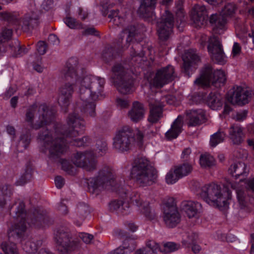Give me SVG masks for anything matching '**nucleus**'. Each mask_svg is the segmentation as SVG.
Returning a JSON list of instances; mask_svg holds the SVG:
<instances>
[{"label":"nucleus","instance_id":"nucleus-41","mask_svg":"<svg viewBox=\"0 0 254 254\" xmlns=\"http://www.w3.org/2000/svg\"><path fill=\"white\" fill-rule=\"evenodd\" d=\"M176 21L177 23L180 22V24H183L185 21V13L183 8V1L179 0L176 4Z\"/></svg>","mask_w":254,"mask_h":254},{"label":"nucleus","instance_id":"nucleus-11","mask_svg":"<svg viewBox=\"0 0 254 254\" xmlns=\"http://www.w3.org/2000/svg\"><path fill=\"white\" fill-rule=\"evenodd\" d=\"M134 134L128 127H124L119 130L114 138V147L121 152L128 150L134 141Z\"/></svg>","mask_w":254,"mask_h":254},{"label":"nucleus","instance_id":"nucleus-42","mask_svg":"<svg viewBox=\"0 0 254 254\" xmlns=\"http://www.w3.org/2000/svg\"><path fill=\"white\" fill-rule=\"evenodd\" d=\"M108 17L112 20L114 24L118 26L122 25L125 22V18L119 14V11L117 10L111 11Z\"/></svg>","mask_w":254,"mask_h":254},{"label":"nucleus","instance_id":"nucleus-8","mask_svg":"<svg viewBox=\"0 0 254 254\" xmlns=\"http://www.w3.org/2000/svg\"><path fill=\"white\" fill-rule=\"evenodd\" d=\"M112 73V81L121 93L127 94L132 92L133 81L127 74L126 70L121 64L114 65Z\"/></svg>","mask_w":254,"mask_h":254},{"label":"nucleus","instance_id":"nucleus-55","mask_svg":"<svg viewBox=\"0 0 254 254\" xmlns=\"http://www.w3.org/2000/svg\"><path fill=\"white\" fill-rule=\"evenodd\" d=\"M191 150L190 148H185L182 152L181 158L184 161H188L190 158Z\"/></svg>","mask_w":254,"mask_h":254},{"label":"nucleus","instance_id":"nucleus-26","mask_svg":"<svg viewBox=\"0 0 254 254\" xmlns=\"http://www.w3.org/2000/svg\"><path fill=\"white\" fill-rule=\"evenodd\" d=\"M135 36V27L133 26H129L123 30L119 43V47L122 46L124 49L127 48L132 42L134 37Z\"/></svg>","mask_w":254,"mask_h":254},{"label":"nucleus","instance_id":"nucleus-24","mask_svg":"<svg viewBox=\"0 0 254 254\" xmlns=\"http://www.w3.org/2000/svg\"><path fill=\"white\" fill-rule=\"evenodd\" d=\"M145 112L143 105L138 101H135L128 112V116L131 121L137 123L144 118Z\"/></svg>","mask_w":254,"mask_h":254},{"label":"nucleus","instance_id":"nucleus-32","mask_svg":"<svg viewBox=\"0 0 254 254\" xmlns=\"http://www.w3.org/2000/svg\"><path fill=\"white\" fill-rule=\"evenodd\" d=\"M252 97V93L250 89L247 87L239 86V106L248 104Z\"/></svg>","mask_w":254,"mask_h":254},{"label":"nucleus","instance_id":"nucleus-12","mask_svg":"<svg viewBox=\"0 0 254 254\" xmlns=\"http://www.w3.org/2000/svg\"><path fill=\"white\" fill-rule=\"evenodd\" d=\"M24 204L21 202L16 212L15 223L9 228L8 230V237H22L26 229L25 219L26 214L24 211Z\"/></svg>","mask_w":254,"mask_h":254},{"label":"nucleus","instance_id":"nucleus-9","mask_svg":"<svg viewBox=\"0 0 254 254\" xmlns=\"http://www.w3.org/2000/svg\"><path fill=\"white\" fill-rule=\"evenodd\" d=\"M163 220L167 226L175 227L181 221L175 200L173 197H168L164 200L162 205Z\"/></svg>","mask_w":254,"mask_h":254},{"label":"nucleus","instance_id":"nucleus-58","mask_svg":"<svg viewBox=\"0 0 254 254\" xmlns=\"http://www.w3.org/2000/svg\"><path fill=\"white\" fill-rule=\"evenodd\" d=\"M58 233L59 234L58 236L60 237V238H68L69 237L68 231L67 229H64V230L60 229L58 231Z\"/></svg>","mask_w":254,"mask_h":254},{"label":"nucleus","instance_id":"nucleus-2","mask_svg":"<svg viewBox=\"0 0 254 254\" xmlns=\"http://www.w3.org/2000/svg\"><path fill=\"white\" fill-rule=\"evenodd\" d=\"M125 200H115L109 204L110 209L112 211H116L119 214L127 215L130 212L128 204V197L130 201L135 203L138 207L140 212L145 217L152 219L155 217L154 211L152 210L148 202L143 201L140 194L136 192H126L125 193Z\"/></svg>","mask_w":254,"mask_h":254},{"label":"nucleus","instance_id":"nucleus-34","mask_svg":"<svg viewBox=\"0 0 254 254\" xmlns=\"http://www.w3.org/2000/svg\"><path fill=\"white\" fill-rule=\"evenodd\" d=\"M11 194L10 186L4 185L0 187V207H2L4 206Z\"/></svg>","mask_w":254,"mask_h":254},{"label":"nucleus","instance_id":"nucleus-19","mask_svg":"<svg viewBox=\"0 0 254 254\" xmlns=\"http://www.w3.org/2000/svg\"><path fill=\"white\" fill-rule=\"evenodd\" d=\"M181 209L189 218H198L202 211V206L198 202L186 201L182 202Z\"/></svg>","mask_w":254,"mask_h":254},{"label":"nucleus","instance_id":"nucleus-39","mask_svg":"<svg viewBox=\"0 0 254 254\" xmlns=\"http://www.w3.org/2000/svg\"><path fill=\"white\" fill-rule=\"evenodd\" d=\"M199 163L202 167H209L215 165V159L211 155L204 154L200 156Z\"/></svg>","mask_w":254,"mask_h":254},{"label":"nucleus","instance_id":"nucleus-54","mask_svg":"<svg viewBox=\"0 0 254 254\" xmlns=\"http://www.w3.org/2000/svg\"><path fill=\"white\" fill-rule=\"evenodd\" d=\"M113 52V49L112 48L105 49L103 51V54H102L103 58L105 60H107V61L108 58L109 59L112 58L114 56Z\"/></svg>","mask_w":254,"mask_h":254},{"label":"nucleus","instance_id":"nucleus-57","mask_svg":"<svg viewBox=\"0 0 254 254\" xmlns=\"http://www.w3.org/2000/svg\"><path fill=\"white\" fill-rule=\"evenodd\" d=\"M17 49L18 50L17 53L14 55L15 57H20L24 55L28 52V50L25 47H20L17 46Z\"/></svg>","mask_w":254,"mask_h":254},{"label":"nucleus","instance_id":"nucleus-47","mask_svg":"<svg viewBox=\"0 0 254 254\" xmlns=\"http://www.w3.org/2000/svg\"><path fill=\"white\" fill-rule=\"evenodd\" d=\"M64 23L71 29H81L82 24L75 19L71 17H66L64 19Z\"/></svg>","mask_w":254,"mask_h":254},{"label":"nucleus","instance_id":"nucleus-20","mask_svg":"<svg viewBox=\"0 0 254 254\" xmlns=\"http://www.w3.org/2000/svg\"><path fill=\"white\" fill-rule=\"evenodd\" d=\"M183 61L184 72L189 77L194 69L196 68L195 65L199 61V58L196 53L190 50L185 53L183 57Z\"/></svg>","mask_w":254,"mask_h":254},{"label":"nucleus","instance_id":"nucleus-31","mask_svg":"<svg viewBox=\"0 0 254 254\" xmlns=\"http://www.w3.org/2000/svg\"><path fill=\"white\" fill-rule=\"evenodd\" d=\"M174 169L181 179L190 174L193 170V167L190 163H184L174 166Z\"/></svg>","mask_w":254,"mask_h":254},{"label":"nucleus","instance_id":"nucleus-64","mask_svg":"<svg viewBox=\"0 0 254 254\" xmlns=\"http://www.w3.org/2000/svg\"><path fill=\"white\" fill-rule=\"evenodd\" d=\"M247 185L248 189L254 192V178L248 180Z\"/></svg>","mask_w":254,"mask_h":254},{"label":"nucleus","instance_id":"nucleus-43","mask_svg":"<svg viewBox=\"0 0 254 254\" xmlns=\"http://www.w3.org/2000/svg\"><path fill=\"white\" fill-rule=\"evenodd\" d=\"M181 178L175 171L174 167L170 169L166 175L165 180L168 184L176 183Z\"/></svg>","mask_w":254,"mask_h":254},{"label":"nucleus","instance_id":"nucleus-6","mask_svg":"<svg viewBox=\"0 0 254 254\" xmlns=\"http://www.w3.org/2000/svg\"><path fill=\"white\" fill-rule=\"evenodd\" d=\"M114 172L109 167L105 166L100 169L98 175L87 180L89 191L96 194L101 191L110 189L113 187Z\"/></svg>","mask_w":254,"mask_h":254},{"label":"nucleus","instance_id":"nucleus-25","mask_svg":"<svg viewBox=\"0 0 254 254\" xmlns=\"http://www.w3.org/2000/svg\"><path fill=\"white\" fill-rule=\"evenodd\" d=\"M238 163L236 160L231 164L228 170L229 178L227 184L228 187L235 190L237 196L238 197V184L237 181L238 178Z\"/></svg>","mask_w":254,"mask_h":254},{"label":"nucleus","instance_id":"nucleus-52","mask_svg":"<svg viewBox=\"0 0 254 254\" xmlns=\"http://www.w3.org/2000/svg\"><path fill=\"white\" fill-rule=\"evenodd\" d=\"M116 103L117 106L122 109L128 107L129 104L127 100L122 98H118L116 100Z\"/></svg>","mask_w":254,"mask_h":254},{"label":"nucleus","instance_id":"nucleus-3","mask_svg":"<svg viewBox=\"0 0 254 254\" xmlns=\"http://www.w3.org/2000/svg\"><path fill=\"white\" fill-rule=\"evenodd\" d=\"M200 196L210 205L222 209L228 207L231 192L224 186L222 189L221 186L211 183L202 187Z\"/></svg>","mask_w":254,"mask_h":254},{"label":"nucleus","instance_id":"nucleus-27","mask_svg":"<svg viewBox=\"0 0 254 254\" xmlns=\"http://www.w3.org/2000/svg\"><path fill=\"white\" fill-rule=\"evenodd\" d=\"M182 118L178 117L172 124L171 128L166 132L165 137L167 139L171 140L176 138L182 132Z\"/></svg>","mask_w":254,"mask_h":254},{"label":"nucleus","instance_id":"nucleus-38","mask_svg":"<svg viewBox=\"0 0 254 254\" xmlns=\"http://www.w3.org/2000/svg\"><path fill=\"white\" fill-rule=\"evenodd\" d=\"M12 31L10 29L5 28L0 33V51L4 52V50H2V47L6 42H8L12 37Z\"/></svg>","mask_w":254,"mask_h":254},{"label":"nucleus","instance_id":"nucleus-22","mask_svg":"<svg viewBox=\"0 0 254 254\" xmlns=\"http://www.w3.org/2000/svg\"><path fill=\"white\" fill-rule=\"evenodd\" d=\"M190 16L195 27L201 26L207 17L205 6L200 4L195 5L191 10Z\"/></svg>","mask_w":254,"mask_h":254},{"label":"nucleus","instance_id":"nucleus-30","mask_svg":"<svg viewBox=\"0 0 254 254\" xmlns=\"http://www.w3.org/2000/svg\"><path fill=\"white\" fill-rule=\"evenodd\" d=\"M133 240L134 239H125L123 246L119 247L114 251L117 254H124L132 252L136 247Z\"/></svg>","mask_w":254,"mask_h":254},{"label":"nucleus","instance_id":"nucleus-37","mask_svg":"<svg viewBox=\"0 0 254 254\" xmlns=\"http://www.w3.org/2000/svg\"><path fill=\"white\" fill-rule=\"evenodd\" d=\"M1 247L5 254H18L15 244L11 243L9 240L3 242Z\"/></svg>","mask_w":254,"mask_h":254},{"label":"nucleus","instance_id":"nucleus-14","mask_svg":"<svg viewBox=\"0 0 254 254\" xmlns=\"http://www.w3.org/2000/svg\"><path fill=\"white\" fill-rule=\"evenodd\" d=\"M96 156L92 151L77 152L73 157L72 161L77 167L82 168L87 171H92L96 168Z\"/></svg>","mask_w":254,"mask_h":254},{"label":"nucleus","instance_id":"nucleus-23","mask_svg":"<svg viewBox=\"0 0 254 254\" xmlns=\"http://www.w3.org/2000/svg\"><path fill=\"white\" fill-rule=\"evenodd\" d=\"M190 127H195L201 125L205 120V113L201 109H192L187 112Z\"/></svg>","mask_w":254,"mask_h":254},{"label":"nucleus","instance_id":"nucleus-15","mask_svg":"<svg viewBox=\"0 0 254 254\" xmlns=\"http://www.w3.org/2000/svg\"><path fill=\"white\" fill-rule=\"evenodd\" d=\"M174 20L172 14L166 10L157 23V31L159 39L162 41L168 40L173 33Z\"/></svg>","mask_w":254,"mask_h":254},{"label":"nucleus","instance_id":"nucleus-16","mask_svg":"<svg viewBox=\"0 0 254 254\" xmlns=\"http://www.w3.org/2000/svg\"><path fill=\"white\" fill-rule=\"evenodd\" d=\"M207 49L213 61L219 64H224L226 63L227 58L218 38L214 36L211 37Z\"/></svg>","mask_w":254,"mask_h":254},{"label":"nucleus","instance_id":"nucleus-62","mask_svg":"<svg viewBox=\"0 0 254 254\" xmlns=\"http://www.w3.org/2000/svg\"><path fill=\"white\" fill-rule=\"evenodd\" d=\"M78 15L81 16L82 20H84L88 15V12L84 10L82 8L79 7L78 9Z\"/></svg>","mask_w":254,"mask_h":254},{"label":"nucleus","instance_id":"nucleus-13","mask_svg":"<svg viewBox=\"0 0 254 254\" xmlns=\"http://www.w3.org/2000/svg\"><path fill=\"white\" fill-rule=\"evenodd\" d=\"M176 77L173 66L168 65L158 69L153 78L149 80L151 86L161 88L173 81Z\"/></svg>","mask_w":254,"mask_h":254},{"label":"nucleus","instance_id":"nucleus-50","mask_svg":"<svg viewBox=\"0 0 254 254\" xmlns=\"http://www.w3.org/2000/svg\"><path fill=\"white\" fill-rule=\"evenodd\" d=\"M62 169L66 172L68 174H72V170L74 168L69 163V162L65 160H62Z\"/></svg>","mask_w":254,"mask_h":254},{"label":"nucleus","instance_id":"nucleus-59","mask_svg":"<svg viewBox=\"0 0 254 254\" xmlns=\"http://www.w3.org/2000/svg\"><path fill=\"white\" fill-rule=\"evenodd\" d=\"M78 238H94L95 237H97V235H92L91 234L86 233H79L78 235Z\"/></svg>","mask_w":254,"mask_h":254},{"label":"nucleus","instance_id":"nucleus-45","mask_svg":"<svg viewBox=\"0 0 254 254\" xmlns=\"http://www.w3.org/2000/svg\"><path fill=\"white\" fill-rule=\"evenodd\" d=\"M227 101L232 105H237L238 103V90L231 89L227 93L226 96Z\"/></svg>","mask_w":254,"mask_h":254},{"label":"nucleus","instance_id":"nucleus-48","mask_svg":"<svg viewBox=\"0 0 254 254\" xmlns=\"http://www.w3.org/2000/svg\"><path fill=\"white\" fill-rule=\"evenodd\" d=\"M96 146L97 150H99L98 156H102L104 154L107 149V143L104 140H99L96 142Z\"/></svg>","mask_w":254,"mask_h":254},{"label":"nucleus","instance_id":"nucleus-44","mask_svg":"<svg viewBox=\"0 0 254 254\" xmlns=\"http://www.w3.org/2000/svg\"><path fill=\"white\" fill-rule=\"evenodd\" d=\"M154 135V132L151 130H145L143 133L140 130H136L135 132V138L136 142L140 145L142 143L144 137H151Z\"/></svg>","mask_w":254,"mask_h":254},{"label":"nucleus","instance_id":"nucleus-1","mask_svg":"<svg viewBox=\"0 0 254 254\" xmlns=\"http://www.w3.org/2000/svg\"><path fill=\"white\" fill-rule=\"evenodd\" d=\"M78 62L75 58H71L66 64L64 76L68 82L60 89L58 102L62 107H67L74 91L75 86L79 87L80 99L77 102L73 113L67 119V125L63 132L60 133V127L56 126L53 131L47 128L41 132L38 139L45 149L49 150L51 157H58L67 150V143L80 147L89 144L91 139L88 136L81 138L76 137L85 128L84 120L79 115V111L94 117L95 116V104L103 91L105 84L104 78L88 75L80 79L77 73Z\"/></svg>","mask_w":254,"mask_h":254},{"label":"nucleus","instance_id":"nucleus-63","mask_svg":"<svg viewBox=\"0 0 254 254\" xmlns=\"http://www.w3.org/2000/svg\"><path fill=\"white\" fill-rule=\"evenodd\" d=\"M0 18L4 20L10 21L12 19V16L9 13L3 12L0 13Z\"/></svg>","mask_w":254,"mask_h":254},{"label":"nucleus","instance_id":"nucleus-29","mask_svg":"<svg viewBox=\"0 0 254 254\" xmlns=\"http://www.w3.org/2000/svg\"><path fill=\"white\" fill-rule=\"evenodd\" d=\"M223 97L218 93L211 92L207 97V103L213 110H217L223 105Z\"/></svg>","mask_w":254,"mask_h":254},{"label":"nucleus","instance_id":"nucleus-56","mask_svg":"<svg viewBox=\"0 0 254 254\" xmlns=\"http://www.w3.org/2000/svg\"><path fill=\"white\" fill-rule=\"evenodd\" d=\"M56 186L58 189L62 188L64 184V179L61 176H57L55 179Z\"/></svg>","mask_w":254,"mask_h":254},{"label":"nucleus","instance_id":"nucleus-10","mask_svg":"<svg viewBox=\"0 0 254 254\" xmlns=\"http://www.w3.org/2000/svg\"><path fill=\"white\" fill-rule=\"evenodd\" d=\"M237 5L235 3H228L221 11L222 14H212L210 18V22L213 24V29L216 33L220 34L226 23V17H232L237 11Z\"/></svg>","mask_w":254,"mask_h":254},{"label":"nucleus","instance_id":"nucleus-61","mask_svg":"<svg viewBox=\"0 0 254 254\" xmlns=\"http://www.w3.org/2000/svg\"><path fill=\"white\" fill-rule=\"evenodd\" d=\"M191 248L192 251L194 254H197L201 250V248L199 245L196 244L193 241L192 242V244L191 245Z\"/></svg>","mask_w":254,"mask_h":254},{"label":"nucleus","instance_id":"nucleus-49","mask_svg":"<svg viewBox=\"0 0 254 254\" xmlns=\"http://www.w3.org/2000/svg\"><path fill=\"white\" fill-rule=\"evenodd\" d=\"M30 136L28 134L23 135L21 136L20 141L19 142L18 147H23L25 149L30 143Z\"/></svg>","mask_w":254,"mask_h":254},{"label":"nucleus","instance_id":"nucleus-7","mask_svg":"<svg viewBox=\"0 0 254 254\" xmlns=\"http://www.w3.org/2000/svg\"><path fill=\"white\" fill-rule=\"evenodd\" d=\"M226 80L224 71L214 70L210 65H205L201 70L200 77L195 79L194 83L203 87L213 85L218 88L223 85Z\"/></svg>","mask_w":254,"mask_h":254},{"label":"nucleus","instance_id":"nucleus-28","mask_svg":"<svg viewBox=\"0 0 254 254\" xmlns=\"http://www.w3.org/2000/svg\"><path fill=\"white\" fill-rule=\"evenodd\" d=\"M38 17L34 13H28L25 15L22 19V28L25 31H28L30 29L38 25Z\"/></svg>","mask_w":254,"mask_h":254},{"label":"nucleus","instance_id":"nucleus-18","mask_svg":"<svg viewBox=\"0 0 254 254\" xmlns=\"http://www.w3.org/2000/svg\"><path fill=\"white\" fill-rule=\"evenodd\" d=\"M146 247L151 249L154 253L160 252L167 254L178 251L181 246L173 242H163L159 244L156 243L154 239H150L146 243Z\"/></svg>","mask_w":254,"mask_h":254},{"label":"nucleus","instance_id":"nucleus-60","mask_svg":"<svg viewBox=\"0 0 254 254\" xmlns=\"http://www.w3.org/2000/svg\"><path fill=\"white\" fill-rule=\"evenodd\" d=\"M149 249V250L146 248L139 249L136 251L135 254H152L154 253L151 249Z\"/></svg>","mask_w":254,"mask_h":254},{"label":"nucleus","instance_id":"nucleus-36","mask_svg":"<svg viewBox=\"0 0 254 254\" xmlns=\"http://www.w3.org/2000/svg\"><path fill=\"white\" fill-rule=\"evenodd\" d=\"M229 137L233 144L238 143V123H232L228 129Z\"/></svg>","mask_w":254,"mask_h":254},{"label":"nucleus","instance_id":"nucleus-46","mask_svg":"<svg viewBox=\"0 0 254 254\" xmlns=\"http://www.w3.org/2000/svg\"><path fill=\"white\" fill-rule=\"evenodd\" d=\"M32 170L28 169L16 182L17 186H22L30 181L32 178Z\"/></svg>","mask_w":254,"mask_h":254},{"label":"nucleus","instance_id":"nucleus-35","mask_svg":"<svg viewBox=\"0 0 254 254\" xmlns=\"http://www.w3.org/2000/svg\"><path fill=\"white\" fill-rule=\"evenodd\" d=\"M57 240V248L61 253L65 254L73 250L68 243L69 239Z\"/></svg>","mask_w":254,"mask_h":254},{"label":"nucleus","instance_id":"nucleus-21","mask_svg":"<svg viewBox=\"0 0 254 254\" xmlns=\"http://www.w3.org/2000/svg\"><path fill=\"white\" fill-rule=\"evenodd\" d=\"M148 102L150 114L148 120L150 123H155L162 117L164 104L162 102L154 99H150Z\"/></svg>","mask_w":254,"mask_h":254},{"label":"nucleus","instance_id":"nucleus-17","mask_svg":"<svg viewBox=\"0 0 254 254\" xmlns=\"http://www.w3.org/2000/svg\"><path fill=\"white\" fill-rule=\"evenodd\" d=\"M157 0H141L140 5L138 9V13L141 16L150 22L155 19L156 16L153 12ZM172 0H163V4L167 5Z\"/></svg>","mask_w":254,"mask_h":254},{"label":"nucleus","instance_id":"nucleus-4","mask_svg":"<svg viewBox=\"0 0 254 254\" xmlns=\"http://www.w3.org/2000/svg\"><path fill=\"white\" fill-rule=\"evenodd\" d=\"M130 177L141 187L151 185L157 178L156 171L145 158L136 159L130 171Z\"/></svg>","mask_w":254,"mask_h":254},{"label":"nucleus","instance_id":"nucleus-5","mask_svg":"<svg viewBox=\"0 0 254 254\" xmlns=\"http://www.w3.org/2000/svg\"><path fill=\"white\" fill-rule=\"evenodd\" d=\"M55 114V110L50 109L45 104L38 107L34 104L28 109L26 114V121L30 123L32 129H38L53 123Z\"/></svg>","mask_w":254,"mask_h":254},{"label":"nucleus","instance_id":"nucleus-33","mask_svg":"<svg viewBox=\"0 0 254 254\" xmlns=\"http://www.w3.org/2000/svg\"><path fill=\"white\" fill-rule=\"evenodd\" d=\"M226 136L225 132L219 129L216 132L211 135L210 145L212 147H216L219 143L224 141Z\"/></svg>","mask_w":254,"mask_h":254},{"label":"nucleus","instance_id":"nucleus-53","mask_svg":"<svg viewBox=\"0 0 254 254\" xmlns=\"http://www.w3.org/2000/svg\"><path fill=\"white\" fill-rule=\"evenodd\" d=\"M47 50V47L44 41H39L37 44V50L40 55H44Z\"/></svg>","mask_w":254,"mask_h":254},{"label":"nucleus","instance_id":"nucleus-51","mask_svg":"<svg viewBox=\"0 0 254 254\" xmlns=\"http://www.w3.org/2000/svg\"><path fill=\"white\" fill-rule=\"evenodd\" d=\"M144 54L143 52H141L139 53H137L136 52H131V56L132 57V59L135 62L144 61L145 59L146 58H144Z\"/></svg>","mask_w":254,"mask_h":254},{"label":"nucleus","instance_id":"nucleus-40","mask_svg":"<svg viewBox=\"0 0 254 254\" xmlns=\"http://www.w3.org/2000/svg\"><path fill=\"white\" fill-rule=\"evenodd\" d=\"M22 248L26 253H34L37 250V246L31 239H22Z\"/></svg>","mask_w":254,"mask_h":254}]
</instances>
